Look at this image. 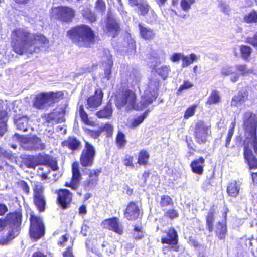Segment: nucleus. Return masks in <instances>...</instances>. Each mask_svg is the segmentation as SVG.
<instances>
[{"instance_id":"f8f14e48","label":"nucleus","mask_w":257,"mask_h":257,"mask_svg":"<svg viewBox=\"0 0 257 257\" xmlns=\"http://www.w3.org/2000/svg\"><path fill=\"white\" fill-rule=\"evenodd\" d=\"M124 217L130 221H135L142 215V212L136 201H130L123 211Z\"/></svg>"},{"instance_id":"a18cd8bd","label":"nucleus","mask_w":257,"mask_h":257,"mask_svg":"<svg viewBox=\"0 0 257 257\" xmlns=\"http://www.w3.org/2000/svg\"><path fill=\"white\" fill-rule=\"evenodd\" d=\"M226 232L225 223L219 222L216 230V233L218 237L221 239L224 238Z\"/></svg>"},{"instance_id":"ea45409f","label":"nucleus","mask_w":257,"mask_h":257,"mask_svg":"<svg viewBox=\"0 0 257 257\" xmlns=\"http://www.w3.org/2000/svg\"><path fill=\"white\" fill-rule=\"evenodd\" d=\"M160 205L162 208L172 206L174 205V202L170 196L163 195L161 196Z\"/></svg>"},{"instance_id":"9d476101","label":"nucleus","mask_w":257,"mask_h":257,"mask_svg":"<svg viewBox=\"0 0 257 257\" xmlns=\"http://www.w3.org/2000/svg\"><path fill=\"white\" fill-rule=\"evenodd\" d=\"M33 203L39 212L45 210L46 201L44 195V187L40 182H37L32 187Z\"/></svg>"},{"instance_id":"bf43d9fd","label":"nucleus","mask_w":257,"mask_h":257,"mask_svg":"<svg viewBox=\"0 0 257 257\" xmlns=\"http://www.w3.org/2000/svg\"><path fill=\"white\" fill-rule=\"evenodd\" d=\"M196 109V105H193L189 107L185 112L184 118L188 119L194 115Z\"/></svg>"},{"instance_id":"bb28decb","label":"nucleus","mask_w":257,"mask_h":257,"mask_svg":"<svg viewBox=\"0 0 257 257\" xmlns=\"http://www.w3.org/2000/svg\"><path fill=\"white\" fill-rule=\"evenodd\" d=\"M14 189L16 192L26 195H28L30 193V187L28 183L23 180L19 179L15 182Z\"/></svg>"},{"instance_id":"b1692460","label":"nucleus","mask_w":257,"mask_h":257,"mask_svg":"<svg viewBox=\"0 0 257 257\" xmlns=\"http://www.w3.org/2000/svg\"><path fill=\"white\" fill-rule=\"evenodd\" d=\"M102 172V168H99L93 169L89 171L88 176L85 182V186L87 187L94 186L98 181L100 174Z\"/></svg>"},{"instance_id":"2f4dec72","label":"nucleus","mask_w":257,"mask_h":257,"mask_svg":"<svg viewBox=\"0 0 257 257\" xmlns=\"http://www.w3.org/2000/svg\"><path fill=\"white\" fill-rule=\"evenodd\" d=\"M150 154L146 150H141L138 153L137 163L139 165L146 166L148 164Z\"/></svg>"},{"instance_id":"f257e3e1","label":"nucleus","mask_w":257,"mask_h":257,"mask_svg":"<svg viewBox=\"0 0 257 257\" xmlns=\"http://www.w3.org/2000/svg\"><path fill=\"white\" fill-rule=\"evenodd\" d=\"M48 39L41 33H31L23 28H15L12 30L11 35L10 44L12 50L17 54H33L36 48L33 47L38 43L41 46L48 44Z\"/></svg>"},{"instance_id":"37998d69","label":"nucleus","mask_w":257,"mask_h":257,"mask_svg":"<svg viewBox=\"0 0 257 257\" xmlns=\"http://www.w3.org/2000/svg\"><path fill=\"white\" fill-rule=\"evenodd\" d=\"M161 86V81L158 79H150L148 82V90L154 91L157 93V91Z\"/></svg>"},{"instance_id":"72a5a7b5","label":"nucleus","mask_w":257,"mask_h":257,"mask_svg":"<svg viewBox=\"0 0 257 257\" xmlns=\"http://www.w3.org/2000/svg\"><path fill=\"white\" fill-rule=\"evenodd\" d=\"M240 185L236 181L230 183L227 188L228 194L232 197H236L239 192Z\"/></svg>"},{"instance_id":"4be33fe9","label":"nucleus","mask_w":257,"mask_h":257,"mask_svg":"<svg viewBox=\"0 0 257 257\" xmlns=\"http://www.w3.org/2000/svg\"><path fill=\"white\" fill-rule=\"evenodd\" d=\"M61 146L66 148L72 151L80 150L81 147V142L75 136H69L67 139L61 143Z\"/></svg>"},{"instance_id":"69168bd1","label":"nucleus","mask_w":257,"mask_h":257,"mask_svg":"<svg viewBox=\"0 0 257 257\" xmlns=\"http://www.w3.org/2000/svg\"><path fill=\"white\" fill-rule=\"evenodd\" d=\"M1 157L11 159L13 158V155L11 152L4 150L0 147V158Z\"/></svg>"},{"instance_id":"13d9d810","label":"nucleus","mask_w":257,"mask_h":257,"mask_svg":"<svg viewBox=\"0 0 257 257\" xmlns=\"http://www.w3.org/2000/svg\"><path fill=\"white\" fill-rule=\"evenodd\" d=\"M85 131L88 135L94 139H98L101 135L99 128L97 130L86 128Z\"/></svg>"},{"instance_id":"1a4fd4ad","label":"nucleus","mask_w":257,"mask_h":257,"mask_svg":"<svg viewBox=\"0 0 257 257\" xmlns=\"http://www.w3.org/2000/svg\"><path fill=\"white\" fill-rule=\"evenodd\" d=\"M96 156L95 147L88 141H85L84 147L79 156V162L82 167H91L94 164Z\"/></svg>"},{"instance_id":"9b49d317","label":"nucleus","mask_w":257,"mask_h":257,"mask_svg":"<svg viewBox=\"0 0 257 257\" xmlns=\"http://www.w3.org/2000/svg\"><path fill=\"white\" fill-rule=\"evenodd\" d=\"M57 195L56 203L62 210H66L72 204L73 194L68 189L61 188L55 191Z\"/></svg>"},{"instance_id":"7c9ffc66","label":"nucleus","mask_w":257,"mask_h":257,"mask_svg":"<svg viewBox=\"0 0 257 257\" xmlns=\"http://www.w3.org/2000/svg\"><path fill=\"white\" fill-rule=\"evenodd\" d=\"M248 94L246 91H240L238 94L232 98L231 105L236 106L238 104L243 103L247 99Z\"/></svg>"},{"instance_id":"39448f33","label":"nucleus","mask_w":257,"mask_h":257,"mask_svg":"<svg viewBox=\"0 0 257 257\" xmlns=\"http://www.w3.org/2000/svg\"><path fill=\"white\" fill-rule=\"evenodd\" d=\"M64 97L63 91H49L40 92L36 94L33 99V105L38 109H44L46 106H50L59 102Z\"/></svg>"},{"instance_id":"338daca9","label":"nucleus","mask_w":257,"mask_h":257,"mask_svg":"<svg viewBox=\"0 0 257 257\" xmlns=\"http://www.w3.org/2000/svg\"><path fill=\"white\" fill-rule=\"evenodd\" d=\"M69 235L67 234L62 235L57 242V245L60 247H64L68 241Z\"/></svg>"},{"instance_id":"f03ea898","label":"nucleus","mask_w":257,"mask_h":257,"mask_svg":"<svg viewBox=\"0 0 257 257\" xmlns=\"http://www.w3.org/2000/svg\"><path fill=\"white\" fill-rule=\"evenodd\" d=\"M243 119L244 127L249 133L248 136L244 141V158L251 167L257 168V159L252 150L253 149L254 152L257 154L256 117L251 112L248 111L244 114Z\"/></svg>"},{"instance_id":"473e14b6","label":"nucleus","mask_w":257,"mask_h":257,"mask_svg":"<svg viewBox=\"0 0 257 257\" xmlns=\"http://www.w3.org/2000/svg\"><path fill=\"white\" fill-rule=\"evenodd\" d=\"M78 113L81 120L83 123L90 126H93L94 125V122L90 120L88 115L85 111L84 106L82 104L80 105L79 107Z\"/></svg>"},{"instance_id":"c9c22d12","label":"nucleus","mask_w":257,"mask_h":257,"mask_svg":"<svg viewBox=\"0 0 257 257\" xmlns=\"http://www.w3.org/2000/svg\"><path fill=\"white\" fill-rule=\"evenodd\" d=\"M23 164L28 168H35L37 166L35 155H26L22 160Z\"/></svg>"},{"instance_id":"6e6552de","label":"nucleus","mask_w":257,"mask_h":257,"mask_svg":"<svg viewBox=\"0 0 257 257\" xmlns=\"http://www.w3.org/2000/svg\"><path fill=\"white\" fill-rule=\"evenodd\" d=\"M29 234L30 237L36 241L43 237L45 234V226L42 216L30 213Z\"/></svg>"},{"instance_id":"a878e982","label":"nucleus","mask_w":257,"mask_h":257,"mask_svg":"<svg viewBox=\"0 0 257 257\" xmlns=\"http://www.w3.org/2000/svg\"><path fill=\"white\" fill-rule=\"evenodd\" d=\"M113 113L112 103L109 100L101 109L98 111L96 113V116L97 118H110Z\"/></svg>"},{"instance_id":"052dcab7","label":"nucleus","mask_w":257,"mask_h":257,"mask_svg":"<svg viewBox=\"0 0 257 257\" xmlns=\"http://www.w3.org/2000/svg\"><path fill=\"white\" fill-rule=\"evenodd\" d=\"M126 52L130 54H135L136 52V42L133 39L130 40L127 43Z\"/></svg>"},{"instance_id":"dca6fc26","label":"nucleus","mask_w":257,"mask_h":257,"mask_svg":"<svg viewBox=\"0 0 257 257\" xmlns=\"http://www.w3.org/2000/svg\"><path fill=\"white\" fill-rule=\"evenodd\" d=\"M37 166H47L51 168L53 171L59 169L57 162L50 155L45 153H39L35 155Z\"/></svg>"},{"instance_id":"4d7b16f0","label":"nucleus","mask_w":257,"mask_h":257,"mask_svg":"<svg viewBox=\"0 0 257 257\" xmlns=\"http://www.w3.org/2000/svg\"><path fill=\"white\" fill-rule=\"evenodd\" d=\"M170 246H164L162 247V253L164 255H167L169 252L174 250L175 252L179 251V245H170Z\"/></svg>"},{"instance_id":"20e7f679","label":"nucleus","mask_w":257,"mask_h":257,"mask_svg":"<svg viewBox=\"0 0 257 257\" xmlns=\"http://www.w3.org/2000/svg\"><path fill=\"white\" fill-rule=\"evenodd\" d=\"M10 229L6 235L0 236V245H7L20 233L23 219V210L17 208L6 216Z\"/></svg>"},{"instance_id":"0eeeda50","label":"nucleus","mask_w":257,"mask_h":257,"mask_svg":"<svg viewBox=\"0 0 257 257\" xmlns=\"http://www.w3.org/2000/svg\"><path fill=\"white\" fill-rule=\"evenodd\" d=\"M51 19L59 21L62 24H69L75 17V10L68 6L60 5L52 7L50 10Z\"/></svg>"},{"instance_id":"412c9836","label":"nucleus","mask_w":257,"mask_h":257,"mask_svg":"<svg viewBox=\"0 0 257 257\" xmlns=\"http://www.w3.org/2000/svg\"><path fill=\"white\" fill-rule=\"evenodd\" d=\"M208 127L204 122L200 121L197 123L195 127V136L199 143H204L207 137Z\"/></svg>"},{"instance_id":"4468645a","label":"nucleus","mask_w":257,"mask_h":257,"mask_svg":"<svg viewBox=\"0 0 257 257\" xmlns=\"http://www.w3.org/2000/svg\"><path fill=\"white\" fill-rule=\"evenodd\" d=\"M101 226L103 229L112 231L118 235H122L123 233V226L116 217L104 219L101 222Z\"/></svg>"},{"instance_id":"ddd939ff","label":"nucleus","mask_w":257,"mask_h":257,"mask_svg":"<svg viewBox=\"0 0 257 257\" xmlns=\"http://www.w3.org/2000/svg\"><path fill=\"white\" fill-rule=\"evenodd\" d=\"M82 175L80 171L79 164L75 161L72 164V177L70 182H66L64 186L70 188L74 191L78 190Z\"/></svg>"},{"instance_id":"f704fd0d","label":"nucleus","mask_w":257,"mask_h":257,"mask_svg":"<svg viewBox=\"0 0 257 257\" xmlns=\"http://www.w3.org/2000/svg\"><path fill=\"white\" fill-rule=\"evenodd\" d=\"M41 139L36 136L30 138L29 142L32 145V150L43 149L45 145L42 143Z\"/></svg>"},{"instance_id":"49530a36","label":"nucleus","mask_w":257,"mask_h":257,"mask_svg":"<svg viewBox=\"0 0 257 257\" xmlns=\"http://www.w3.org/2000/svg\"><path fill=\"white\" fill-rule=\"evenodd\" d=\"M221 101L219 92L216 90H213L210 95V104H217Z\"/></svg>"},{"instance_id":"393cba45","label":"nucleus","mask_w":257,"mask_h":257,"mask_svg":"<svg viewBox=\"0 0 257 257\" xmlns=\"http://www.w3.org/2000/svg\"><path fill=\"white\" fill-rule=\"evenodd\" d=\"M138 28L139 29L140 35L144 40L146 41H151L155 37L156 34L152 29L148 27H145L141 23H139Z\"/></svg>"},{"instance_id":"c756f323","label":"nucleus","mask_w":257,"mask_h":257,"mask_svg":"<svg viewBox=\"0 0 257 257\" xmlns=\"http://www.w3.org/2000/svg\"><path fill=\"white\" fill-rule=\"evenodd\" d=\"M115 142L118 149H124L127 143L125 134L120 130L117 132Z\"/></svg>"},{"instance_id":"58836bf2","label":"nucleus","mask_w":257,"mask_h":257,"mask_svg":"<svg viewBox=\"0 0 257 257\" xmlns=\"http://www.w3.org/2000/svg\"><path fill=\"white\" fill-rule=\"evenodd\" d=\"M196 59L197 57L194 53H191L189 55L187 56L183 55L182 58V63L181 66L183 68L187 67L192 64Z\"/></svg>"},{"instance_id":"cd10ccee","label":"nucleus","mask_w":257,"mask_h":257,"mask_svg":"<svg viewBox=\"0 0 257 257\" xmlns=\"http://www.w3.org/2000/svg\"><path fill=\"white\" fill-rule=\"evenodd\" d=\"M30 119L28 116H23L15 119L17 129L23 132H27L30 127Z\"/></svg>"},{"instance_id":"2eb2a0df","label":"nucleus","mask_w":257,"mask_h":257,"mask_svg":"<svg viewBox=\"0 0 257 257\" xmlns=\"http://www.w3.org/2000/svg\"><path fill=\"white\" fill-rule=\"evenodd\" d=\"M158 97V93L154 91L146 90L141 97L140 101L137 103L136 110H142L151 105Z\"/></svg>"},{"instance_id":"5701e85b","label":"nucleus","mask_w":257,"mask_h":257,"mask_svg":"<svg viewBox=\"0 0 257 257\" xmlns=\"http://www.w3.org/2000/svg\"><path fill=\"white\" fill-rule=\"evenodd\" d=\"M9 119L7 109L4 108V102L0 99V136H3L7 130V122Z\"/></svg>"},{"instance_id":"4c0bfd02","label":"nucleus","mask_w":257,"mask_h":257,"mask_svg":"<svg viewBox=\"0 0 257 257\" xmlns=\"http://www.w3.org/2000/svg\"><path fill=\"white\" fill-rule=\"evenodd\" d=\"M171 70L169 65H163L155 70L157 74L161 77L163 80H166Z\"/></svg>"},{"instance_id":"6ab92c4d","label":"nucleus","mask_w":257,"mask_h":257,"mask_svg":"<svg viewBox=\"0 0 257 257\" xmlns=\"http://www.w3.org/2000/svg\"><path fill=\"white\" fill-rule=\"evenodd\" d=\"M65 110L63 108L61 111H58L56 109H54L50 113L45 115V122L47 123L54 122L56 124L62 123L65 121Z\"/></svg>"},{"instance_id":"e2e57ef3","label":"nucleus","mask_w":257,"mask_h":257,"mask_svg":"<svg viewBox=\"0 0 257 257\" xmlns=\"http://www.w3.org/2000/svg\"><path fill=\"white\" fill-rule=\"evenodd\" d=\"M73 241L72 242L70 246L67 247L62 253L63 257H74L73 253Z\"/></svg>"},{"instance_id":"864d4df0","label":"nucleus","mask_w":257,"mask_h":257,"mask_svg":"<svg viewBox=\"0 0 257 257\" xmlns=\"http://www.w3.org/2000/svg\"><path fill=\"white\" fill-rule=\"evenodd\" d=\"M241 56L244 59H248L251 53V48L248 46L242 45L240 48Z\"/></svg>"},{"instance_id":"c03bdc74","label":"nucleus","mask_w":257,"mask_h":257,"mask_svg":"<svg viewBox=\"0 0 257 257\" xmlns=\"http://www.w3.org/2000/svg\"><path fill=\"white\" fill-rule=\"evenodd\" d=\"M131 6L138 7V9L140 12V14L143 16L146 15L148 13L149 9L150 8V6L148 5V4L146 2H143V3H140L139 0L138 1V5H132Z\"/></svg>"},{"instance_id":"6e6d98bb","label":"nucleus","mask_w":257,"mask_h":257,"mask_svg":"<svg viewBox=\"0 0 257 257\" xmlns=\"http://www.w3.org/2000/svg\"><path fill=\"white\" fill-rule=\"evenodd\" d=\"M196 0H181L180 6L184 11H188L191 7V6L195 4Z\"/></svg>"},{"instance_id":"603ef678","label":"nucleus","mask_w":257,"mask_h":257,"mask_svg":"<svg viewBox=\"0 0 257 257\" xmlns=\"http://www.w3.org/2000/svg\"><path fill=\"white\" fill-rule=\"evenodd\" d=\"M47 167V166H45L38 168V175L43 180L48 178V175L50 173V170Z\"/></svg>"},{"instance_id":"de8ad7c7","label":"nucleus","mask_w":257,"mask_h":257,"mask_svg":"<svg viewBox=\"0 0 257 257\" xmlns=\"http://www.w3.org/2000/svg\"><path fill=\"white\" fill-rule=\"evenodd\" d=\"M243 20L248 23H257V12L253 10L248 14L245 15L243 18Z\"/></svg>"},{"instance_id":"79ce46f5","label":"nucleus","mask_w":257,"mask_h":257,"mask_svg":"<svg viewBox=\"0 0 257 257\" xmlns=\"http://www.w3.org/2000/svg\"><path fill=\"white\" fill-rule=\"evenodd\" d=\"M83 17L88 21L93 23L96 20L94 13L89 9H85L82 11Z\"/></svg>"},{"instance_id":"8fccbe9b","label":"nucleus","mask_w":257,"mask_h":257,"mask_svg":"<svg viewBox=\"0 0 257 257\" xmlns=\"http://www.w3.org/2000/svg\"><path fill=\"white\" fill-rule=\"evenodd\" d=\"M147 113V111H146L142 114L138 116L137 118L133 119L130 125V127L131 128H135L142 123L145 117H146V115Z\"/></svg>"},{"instance_id":"e433bc0d","label":"nucleus","mask_w":257,"mask_h":257,"mask_svg":"<svg viewBox=\"0 0 257 257\" xmlns=\"http://www.w3.org/2000/svg\"><path fill=\"white\" fill-rule=\"evenodd\" d=\"M100 134L104 132L106 137L110 138L113 135L114 127L110 123L107 122L99 127Z\"/></svg>"},{"instance_id":"5fc2aeb1","label":"nucleus","mask_w":257,"mask_h":257,"mask_svg":"<svg viewBox=\"0 0 257 257\" xmlns=\"http://www.w3.org/2000/svg\"><path fill=\"white\" fill-rule=\"evenodd\" d=\"M133 161V156L129 154H126L124 158L122 159V162L123 165L125 166L130 167L131 168H134L135 167Z\"/></svg>"},{"instance_id":"a19ab883","label":"nucleus","mask_w":257,"mask_h":257,"mask_svg":"<svg viewBox=\"0 0 257 257\" xmlns=\"http://www.w3.org/2000/svg\"><path fill=\"white\" fill-rule=\"evenodd\" d=\"M105 63L107 66V68L104 70L105 77L106 78L107 80H109L111 77V69L113 65L112 56L111 55H110L108 57L107 60Z\"/></svg>"},{"instance_id":"a211bd4d","label":"nucleus","mask_w":257,"mask_h":257,"mask_svg":"<svg viewBox=\"0 0 257 257\" xmlns=\"http://www.w3.org/2000/svg\"><path fill=\"white\" fill-rule=\"evenodd\" d=\"M163 233L166 235L162 236L161 238V242L162 244L178 245V234L174 227L169 228L167 230H164Z\"/></svg>"},{"instance_id":"0e129e2a","label":"nucleus","mask_w":257,"mask_h":257,"mask_svg":"<svg viewBox=\"0 0 257 257\" xmlns=\"http://www.w3.org/2000/svg\"><path fill=\"white\" fill-rule=\"evenodd\" d=\"M95 9L101 12H105L106 10V5L104 1L97 0L95 5Z\"/></svg>"},{"instance_id":"680f3d73","label":"nucleus","mask_w":257,"mask_h":257,"mask_svg":"<svg viewBox=\"0 0 257 257\" xmlns=\"http://www.w3.org/2000/svg\"><path fill=\"white\" fill-rule=\"evenodd\" d=\"M193 84L188 80H185L183 83L181 85L177 90V93H180L184 90L193 87Z\"/></svg>"},{"instance_id":"09e8293b","label":"nucleus","mask_w":257,"mask_h":257,"mask_svg":"<svg viewBox=\"0 0 257 257\" xmlns=\"http://www.w3.org/2000/svg\"><path fill=\"white\" fill-rule=\"evenodd\" d=\"M179 216V212L177 210L174 208L167 209L165 211L164 216L171 220H173L178 218Z\"/></svg>"},{"instance_id":"aec40b11","label":"nucleus","mask_w":257,"mask_h":257,"mask_svg":"<svg viewBox=\"0 0 257 257\" xmlns=\"http://www.w3.org/2000/svg\"><path fill=\"white\" fill-rule=\"evenodd\" d=\"M105 27L108 32L115 37L120 31V26L117 20L111 15H107Z\"/></svg>"},{"instance_id":"423d86ee","label":"nucleus","mask_w":257,"mask_h":257,"mask_svg":"<svg viewBox=\"0 0 257 257\" xmlns=\"http://www.w3.org/2000/svg\"><path fill=\"white\" fill-rule=\"evenodd\" d=\"M137 95L135 90L128 88H122L116 96L115 104L118 109L128 105L134 110L136 109Z\"/></svg>"},{"instance_id":"3c124183","label":"nucleus","mask_w":257,"mask_h":257,"mask_svg":"<svg viewBox=\"0 0 257 257\" xmlns=\"http://www.w3.org/2000/svg\"><path fill=\"white\" fill-rule=\"evenodd\" d=\"M236 69L239 71L242 75H246L252 73V70L247 67L245 64H238L235 66Z\"/></svg>"},{"instance_id":"f3484780","label":"nucleus","mask_w":257,"mask_h":257,"mask_svg":"<svg viewBox=\"0 0 257 257\" xmlns=\"http://www.w3.org/2000/svg\"><path fill=\"white\" fill-rule=\"evenodd\" d=\"M104 93L101 88H96L93 95L88 97L86 100L87 108L96 109L102 103Z\"/></svg>"},{"instance_id":"774afa93","label":"nucleus","mask_w":257,"mask_h":257,"mask_svg":"<svg viewBox=\"0 0 257 257\" xmlns=\"http://www.w3.org/2000/svg\"><path fill=\"white\" fill-rule=\"evenodd\" d=\"M183 55V54L180 53H173L170 57V60L173 62H178L180 60H182Z\"/></svg>"},{"instance_id":"c85d7f7f","label":"nucleus","mask_w":257,"mask_h":257,"mask_svg":"<svg viewBox=\"0 0 257 257\" xmlns=\"http://www.w3.org/2000/svg\"><path fill=\"white\" fill-rule=\"evenodd\" d=\"M204 163V159L202 157L193 160L190 164L192 171L195 174L201 175L203 172Z\"/></svg>"},{"instance_id":"7ed1b4c3","label":"nucleus","mask_w":257,"mask_h":257,"mask_svg":"<svg viewBox=\"0 0 257 257\" xmlns=\"http://www.w3.org/2000/svg\"><path fill=\"white\" fill-rule=\"evenodd\" d=\"M71 42L79 48H91L96 42V35L88 25L80 24L72 27L66 32Z\"/></svg>"}]
</instances>
